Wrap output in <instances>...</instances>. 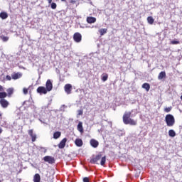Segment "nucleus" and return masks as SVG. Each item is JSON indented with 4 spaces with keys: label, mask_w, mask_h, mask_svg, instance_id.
<instances>
[{
    "label": "nucleus",
    "mask_w": 182,
    "mask_h": 182,
    "mask_svg": "<svg viewBox=\"0 0 182 182\" xmlns=\"http://www.w3.org/2000/svg\"><path fill=\"white\" fill-rule=\"evenodd\" d=\"M123 123L130 126H137V120L132 119V112H125L122 117Z\"/></svg>",
    "instance_id": "f257e3e1"
},
{
    "label": "nucleus",
    "mask_w": 182,
    "mask_h": 182,
    "mask_svg": "<svg viewBox=\"0 0 182 182\" xmlns=\"http://www.w3.org/2000/svg\"><path fill=\"white\" fill-rule=\"evenodd\" d=\"M100 159H101V161H100L101 166H104L105 164H106V156L102 157V154H99L98 155L93 156L90 159V163L92 164H99L98 161L99 160H100Z\"/></svg>",
    "instance_id": "f03ea898"
},
{
    "label": "nucleus",
    "mask_w": 182,
    "mask_h": 182,
    "mask_svg": "<svg viewBox=\"0 0 182 182\" xmlns=\"http://www.w3.org/2000/svg\"><path fill=\"white\" fill-rule=\"evenodd\" d=\"M6 96V92H0V105L2 109H8L9 107V102L5 99Z\"/></svg>",
    "instance_id": "7ed1b4c3"
},
{
    "label": "nucleus",
    "mask_w": 182,
    "mask_h": 182,
    "mask_svg": "<svg viewBox=\"0 0 182 182\" xmlns=\"http://www.w3.org/2000/svg\"><path fill=\"white\" fill-rule=\"evenodd\" d=\"M165 122L168 127H173V126L176 124V119H174V116L170 114L166 115Z\"/></svg>",
    "instance_id": "20e7f679"
},
{
    "label": "nucleus",
    "mask_w": 182,
    "mask_h": 182,
    "mask_svg": "<svg viewBox=\"0 0 182 182\" xmlns=\"http://www.w3.org/2000/svg\"><path fill=\"white\" fill-rule=\"evenodd\" d=\"M36 90L37 93H39V95H46V93L48 92L46 87L43 86L38 87Z\"/></svg>",
    "instance_id": "39448f33"
},
{
    "label": "nucleus",
    "mask_w": 182,
    "mask_h": 182,
    "mask_svg": "<svg viewBox=\"0 0 182 182\" xmlns=\"http://www.w3.org/2000/svg\"><path fill=\"white\" fill-rule=\"evenodd\" d=\"M46 89L50 92L53 89V84L52 83V81L50 80H47L46 83Z\"/></svg>",
    "instance_id": "423d86ee"
},
{
    "label": "nucleus",
    "mask_w": 182,
    "mask_h": 182,
    "mask_svg": "<svg viewBox=\"0 0 182 182\" xmlns=\"http://www.w3.org/2000/svg\"><path fill=\"white\" fill-rule=\"evenodd\" d=\"M73 39L75 42L79 43V42H81L82 41V34H80V33H75L73 35Z\"/></svg>",
    "instance_id": "0eeeda50"
},
{
    "label": "nucleus",
    "mask_w": 182,
    "mask_h": 182,
    "mask_svg": "<svg viewBox=\"0 0 182 182\" xmlns=\"http://www.w3.org/2000/svg\"><path fill=\"white\" fill-rule=\"evenodd\" d=\"M73 89V88L70 84H66L64 86V90H65V93H67V95H70L72 93Z\"/></svg>",
    "instance_id": "6e6552de"
},
{
    "label": "nucleus",
    "mask_w": 182,
    "mask_h": 182,
    "mask_svg": "<svg viewBox=\"0 0 182 182\" xmlns=\"http://www.w3.org/2000/svg\"><path fill=\"white\" fill-rule=\"evenodd\" d=\"M90 144L94 149H97V147H99V141L95 139H90Z\"/></svg>",
    "instance_id": "1a4fd4ad"
},
{
    "label": "nucleus",
    "mask_w": 182,
    "mask_h": 182,
    "mask_svg": "<svg viewBox=\"0 0 182 182\" xmlns=\"http://www.w3.org/2000/svg\"><path fill=\"white\" fill-rule=\"evenodd\" d=\"M44 161L49 163V164H53L55 163V158L49 156H46L43 158Z\"/></svg>",
    "instance_id": "9d476101"
},
{
    "label": "nucleus",
    "mask_w": 182,
    "mask_h": 182,
    "mask_svg": "<svg viewBox=\"0 0 182 182\" xmlns=\"http://www.w3.org/2000/svg\"><path fill=\"white\" fill-rule=\"evenodd\" d=\"M21 77H22V73H14L11 75V79H13L14 80L21 79Z\"/></svg>",
    "instance_id": "9b49d317"
},
{
    "label": "nucleus",
    "mask_w": 182,
    "mask_h": 182,
    "mask_svg": "<svg viewBox=\"0 0 182 182\" xmlns=\"http://www.w3.org/2000/svg\"><path fill=\"white\" fill-rule=\"evenodd\" d=\"M66 141H68V139L63 138L58 144V149H65V146H66Z\"/></svg>",
    "instance_id": "f8f14e48"
},
{
    "label": "nucleus",
    "mask_w": 182,
    "mask_h": 182,
    "mask_svg": "<svg viewBox=\"0 0 182 182\" xmlns=\"http://www.w3.org/2000/svg\"><path fill=\"white\" fill-rule=\"evenodd\" d=\"M28 134L31 137V141H36V134H33V129L28 130Z\"/></svg>",
    "instance_id": "ddd939ff"
},
{
    "label": "nucleus",
    "mask_w": 182,
    "mask_h": 182,
    "mask_svg": "<svg viewBox=\"0 0 182 182\" xmlns=\"http://www.w3.org/2000/svg\"><path fill=\"white\" fill-rule=\"evenodd\" d=\"M6 97H12V95H14V92H15V90L14 89V87H10L6 90Z\"/></svg>",
    "instance_id": "4468645a"
},
{
    "label": "nucleus",
    "mask_w": 182,
    "mask_h": 182,
    "mask_svg": "<svg viewBox=\"0 0 182 182\" xmlns=\"http://www.w3.org/2000/svg\"><path fill=\"white\" fill-rule=\"evenodd\" d=\"M87 23H95L96 22L97 19L96 17H92V16H87L86 19Z\"/></svg>",
    "instance_id": "2eb2a0df"
},
{
    "label": "nucleus",
    "mask_w": 182,
    "mask_h": 182,
    "mask_svg": "<svg viewBox=\"0 0 182 182\" xmlns=\"http://www.w3.org/2000/svg\"><path fill=\"white\" fill-rule=\"evenodd\" d=\"M77 130L80 132V133L83 134L84 129H83V123L82 122H79L77 126Z\"/></svg>",
    "instance_id": "dca6fc26"
},
{
    "label": "nucleus",
    "mask_w": 182,
    "mask_h": 182,
    "mask_svg": "<svg viewBox=\"0 0 182 182\" xmlns=\"http://www.w3.org/2000/svg\"><path fill=\"white\" fill-rule=\"evenodd\" d=\"M75 143L77 147H82L83 146V141L81 139H76Z\"/></svg>",
    "instance_id": "f3484780"
},
{
    "label": "nucleus",
    "mask_w": 182,
    "mask_h": 182,
    "mask_svg": "<svg viewBox=\"0 0 182 182\" xmlns=\"http://www.w3.org/2000/svg\"><path fill=\"white\" fill-rule=\"evenodd\" d=\"M100 36H103V35H106L107 33V28H100L98 30Z\"/></svg>",
    "instance_id": "a211bd4d"
},
{
    "label": "nucleus",
    "mask_w": 182,
    "mask_h": 182,
    "mask_svg": "<svg viewBox=\"0 0 182 182\" xmlns=\"http://www.w3.org/2000/svg\"><path fill=\"white\" fill-rule=\"evenodd\" d=\"M34 182H41V175L39 173H36L33 177Z\"/></svg>",
    "instance_id": "6ab92c4d"
},
{
    "label": "nucleus",
    "mask_w": 182,
    "mask_h": 182,
    "mask_svg": "<svg viewBox=\"0 0 182 182\" xmlns=\"http://www.w3.org/2000/svg\"><path fill=\"white\" fill-rule=\"evenodd\" d=\"M164 77H166V71H161L158 76V79L161 80V79H164Z\"/></svg>",
    "instance_id": "aec40b11"
},
{
    "label": "nucleus",
    "mask_w": 182,
    "mask_h": 182,
    "mask_svg": "<svg viewBox=\"0 0 182 182\" xmlns=\"http://www.w3.org/2000/svg\"><path fill=\"white\" fill-rule=\"evenodd\" d=\"M142 89H145L147 92L150 90V84L145 82L142 85Z\"/></svg>",
    "instance_id": "412c9836"
},
{
    "label": "nucleus",
    "mask_w": 182,
    "mask_h": 182,
    "mask_svg": "<svg viewBox=\"0 0 182 182\" xmlns=\"http://www.w3.org/2000/svg\"><path fill=\"white\" fill-rule=\"evenodd\" d=\"M60 136H62V133L60 132H55L53 134V139H59V137H60Z\"/></svg>",
    "instance_id": "4be33fe9"
},
{
    "label": "nucleus",
    "mask_w": 182,
    "mask_h": 182,
    "mask_svg": "<svg viewBox=\"0 0 182 182\" xmlns=\"http://www.w3.org/2000/svg\"><path fill=\"white\" fill-rule=\"evenodd\" d=\"M147 22L149 23V25H153V23H154V18H153L152 16H148Z\"/></svg>",
    "instance_id": "5701e85b"
},
{
    "label": "nucleus",
    "mask_w": 182,
    "mask_h": 182,
    "mask_svg": "<svg viewBox=\"0 0 182 182\" xmlns=\"http://www.w3.org/2000/svg\"><path fill=\"white\" fill-rule=\"evenodd\" d=\"M101 79L102 82H106V80L109 79V75H107V73L102 74L101 76Z\"/></svg>",
    "instance_id": "b1692460"
},
{
    "label": "nucleus",
    "mask_w": 182,
    "mask_h": 182,
    "mask_svg": "<svg viewBox=\"0 0 182 182\" xmlns=\"http://www.w3.org/2000/svg\"><path fill=\"white\" fill-rule=\"evenodd\" d=\"M48 4H51V9H56L58 5L56 3H52V0H47Z\"/></svg>",
    "instance_id": "393cba45"
},
{
    "label": "nucleus",
    "mask_w": 182,
    "mask_h": 182,
    "mask_svg": "<svg viewBox=\"0 0 182 182\" xmlns=\"http://www.w3.org/2000/svg\"><path fill=\"white\" fill-rule=\"evenodd\" d=\"M0 18H1V19H6V18H8V13H6V12H1L0 14Z\"/></svg>",
    "instance_id": "a878e982"
},
{
    "label": "nucleus",
    "mask_w": 182,
    "mask_h": 182,
    "mask_svg": "<svg viewBox=\"0 0 182 182\" xmlns=\"http://www.w3.org/2000/svg\"><path fill=\"white\" fill-rule=\"evenodd\" d=\"M168 134H169L170 137H176V132H174V130H173V129H170L168 131Z\"/></svg>",
    "instance_id": "bb28decb"
},
{
    "label": "nucleus",
    "mask_w": 182,
    "mask_h": 182,
    "mask_svg": "<svg viewBox=\"0 0 182 182\" xmlns=\"http://www.w3.org/2000/svg\"><path fill=\"white\" fill-rule=\"evenodd\" d=\"M1 41H3V42H8V41H9V37H6L5 36H1Z\"/></svg>",
    "instance_id": "cd10ccee"
},
{
    "label": "nucleus",
    "mask_w": 182,
    "mask_h": 182,
    "mask_svg": "<svg viewBox=\"0 0 182 182\" xmlns=\"http://www.w3.org/2000/svg\"><path fill=\"white\" fill-rule=\"evenodd\" d=\"M180 41H176V40H173L170 42L171 45H179Z\"/></svg>",
    "instance_id": "c85d7f7f"
},
{
    "label": "nucleus",
    "mask_w": 182,
    "mask_h": 182,
    "mask_svg": "<svg viewBox=\"0 0 182 182\" xmlns=\"http://www.w3.org/2000/svg\"><path fill=\"white\" fill-rule=\"evenodd\" d=\"M172 109H173V107H166V108H164V112L166 113H170V112H171Z\"/></svg>",
    "instance_id": "c756f323"
},
{
    "label": "nucleus",
    "mask_w": 182,
    "mask_h": 182,
    "mask_svg": "<svg viewBox=\"0 0 182 182\" xmlns=\"http://www.w3.org/2000/svg\"><path fill=\"white\" fill-rule=\"evenodd\" d=\"M28 88H23V93H24V95H28Z\"/></svg>",
    "instance_id": "7c9ffc66"
},
{
    "label": "nucleus",
    "mask_w": 182,
    "mask_h": 182,
    "mask_svg": "<svg viewBox=\"0 0 182 182\" xmlns=\"http://www.w3.org/2000/svg\"><path fill=\"white\" fill-rule=\"evenodd\" d=\"M4 90V87L2 85H0V93H6Z\"/></svg>",
    "instance_id": "2f4dec72"
},
{
    "label": "nucleus",
    "mask_w": 182,
    "mask_h": 182,
    "mask_svg": "<svg viewBox=\"0 0 182 182\" xmlns=\"http://www.w3.org/2000/svg\"><path fill=\"white\" fill-rule=\"evenodd\" d=\"M82 114H83V109H80L78 110V116H82Z\"/></svg>",
    "instance_id": "473e14b6"
},
{
    "label": "nucleus",
    "mask_w": 182,
    "mask_h": 182,
    "mask_svg": "<svg viewBox=\"0 0 182 182\" xmlns=\"http://www.w3.org/2000/svg\"><path fill=\"white\" fill-rule=\"evenodd\" d=\"M6 80H12V77H11V75H6Z\"/></svg>",
    "instance_id": "72a5a7b5"
},
{
    "label": "nucleus",
    "mask_w": 182,
    "mask_h": 182,
    "mask_svg": "<svg viewBox=\"0 0 182 182\" xmlns=\"http://www.w3.org/2000/svg\"><path fill=\"white\" fill-rule=\"evenodd\" d=\"M83 182H90L89 178L85 177V178H83Z\"/></svg>",
    "instance_id": "f704fd0d"
},
{
    "label": "nucleus",
    "mask_w": 182,
    "mask_h": 182,
    "mask_svg": "<svg viewBox=\"0 0 182 182\" xmlns=\"http://www.w3.org/2000/svg\"><path fill=\"white\" fill-rule=\"evenodd\" d=\"M70 2V4H75V2H76V1H73V0H71Z\"/></svg>",
    "instance_id": "c9c22d12"
},
{
    "label": "nucleus",
    "mask_w": 182,
    "mask_h": 182,
    "mask_svg": "<svg viewBox=\"0 0 182 182\" xmlns=\"http://www.w3.org/2000/svg\"><path fill=\"white\" fill-rule=\"evenodd\" d=\"M0 119H2V112H0Z\"/></svg>",
    "instance_id": "e433bc0d"
},
{
    "label": "nucleus",
    "mask_w": 182,
    "mask_h": 182,
    "mask_svg": "<svg viewBox=\"0 0 182 182\" xmlns=\"http://www.w3.org/2000/svg\"><path fill=\"white\" fill-rule=\"evenodd\" d=\"M62 2H66V0H61Z\"/></svg>",
    "instance_id": "4c0bfd02"
},
{
    "label": "nucleus",
    "mask_w": 182,
    "mask_h": 182,
    "mask_svg": "<svg viewBox=\"0 0 182 182\" xmlns=\"http://www.w3.org/2000/svg\"><path fill=\"white\" fill-rule=\"evenodd\" d=\"M0 182H1V181H0Z\"/></svg>",
    "instance_id": "58836bf2"
}]
</instances>
